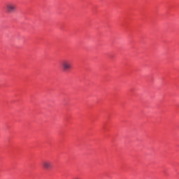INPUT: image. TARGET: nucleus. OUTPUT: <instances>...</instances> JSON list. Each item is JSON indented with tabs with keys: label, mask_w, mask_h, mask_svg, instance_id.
Instances as JSON below:
<instances>
[{
	"label": "nucleus",
	"mask_w": 179,
	"mask_h": 179,
	"mask_svg": "<svg viewBox=\"0 0 179 179\" xmlns=\"http://www.w3.org/2000/svg\"><path fill=\"white\" fill-rule=\"evenodd\" d=\"M61 66L64 72H68L72 69V63L69 60H63Z\"/></svg>",
	"instance_id": "f257e3e1"
},
{
	"label": "nucleus",
	"mask_w": 179,
	"mask_h": 179,
	"mask_svg": "<svg viewBox=\"0 0 179 179\" xmlns=\"http://www.w3.org/2000/svg\"><path fill=\"white\" fill-rule=\"evenodd\" d=\"M7 13H15L16 12V4L13 2H8L6 4Z\"/></svg>",
	"instance_id": "f03ea898"
},
{
	"label": "nucleus",
	"mask_w": 179,
	"mask_h": 179,
	"mask_svg": "<svg viewBox=\"0 0 179 179\" xmlns=\"http://www.w3.org/2000/svg\"><path fill=\"white\" fill-rule=\"evenodd\" d=\"M42 166L45 170H51L52 169V162L50 160H45L42 162Z\"/></svg>",
	"instance_id": "7ed1b4c3"
}]
</instances>
